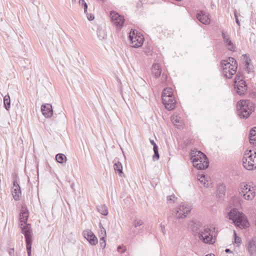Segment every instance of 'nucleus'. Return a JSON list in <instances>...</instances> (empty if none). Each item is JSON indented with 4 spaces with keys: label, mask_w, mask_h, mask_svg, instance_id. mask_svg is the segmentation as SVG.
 <instances>
[{
    "label": "nucleus",
    "mask_w": 256,
    "mask_h": 256,
    "mask_svg": "<svg viewBox=\"0 0 256 256\" xmlns=\"http://www.w3.org/2000/svg\"><path fill=\"white\" fill-rule=\"evenodd\" d=\"M162 100L165 108L169 111L176 108V100L171 88L164 89L162 92Z\"/></svg>",
    "instance_id": "20e7f679"
},
{
    "label": "nucleus",
    "mask_w": 256,
    "mask_h": 256,
    "mask_svg": "<svg viewBox=\"0 0 256 256\" xmlns=\"http://www.w3.org/2000/svg\"><path fill=\"white\" fill-rule=\"evenodd\" d=\"M245 80L242 74L238 72L236 74V76H235V78L234 80V84H237L238 82H240L243 81Z\"/></svg>",
    "instance_id": "7c9ffc66"
},
{
    "label": "nucleus",
    "mask_w": 256,
    "mask_h": 256,
    "mask_svg": "<svg viewBox=\"0 0 256 256\" xmlns=\"http://www.w3.org/2000/svg\"><path fill=\"white\" fill-rule=\"evenodd\" d=\"M222 76L226 79H230L236 74L238 65H220Z\"/></svg>",
    "instance_id": "9d476101"
},
{
    "label": "nucleus",
    "mask_w": 256,
    "mask_h": 256,
    "mask_svg": "<svg viewBox=\"0 0 256 256\" xmlns=\"http://www.w3.org/2000/svg\"><path fill=\"white\" fill-rule=\"evenodd\" d=\"M226 187L223 184H220L217 188V195L219 198H223L225 195Z\"/></svg>",
    "instance_id": "b1692460"
},
{
    "label": "nucleus",
    "mask_w": 256,
    "mask_h": 256,
    "mask_svg": "<svg viewBox=\"0 0 256 256\" xmlns=\"http://www.w3.org/2000/svg\"><path fill=\"white\" fill-rule=\"evenodd\" d=\"M98 234L100 241L106 239V229H104V230H100Z\"/></svg>",
    "instance_id": "72a5a7b5"
},
{
    "label": "nucleus",
    "mask_w": 256,
    "mask_h": 256,
    "mask_svg": "<svg viewBox=\"0 0 256 256\" xmlns=\"http://www.w3.org/2000/svg\"><path fill=\"white\" fill-rule=\"evenodd\" d=\"M198 180L206 188L208 187V180H207V178H206V176L204 174H198Z\"/></svg>",
    "instance_id": "cd10ccee"
},
{
    "label": "nucleus",
    "mask_w": 256,
    "mask_h": 256,
    "mask_svg": "<svg viewBox=\"0 0 256 256\" xmlns=\"http://www.w3.org/2000/svg\"><path fill=\"white\" fill-rule=\"evenodd\" d=\"M79 4L82 7H84V13H86L88 10V4L84 0H79Z\"/></svg>",
    "instance_id": "58836bf2"
},
{
    "label": "nucleus",
    "mask_w": 256,
    "mask_h": 256,
    "mask_svg": "<svg viewBox=\"0 0 256 256\" xmlns=\"http://www.w3.org/2000/svg\"><path fill=\"white\" fill-rule=\"evenodd\" d=\"M12 192L14 200H20V196L22 195V191L20 186L12 188Z\"/></svg>",
    "instance_id": "5701e85b"
},
{
    "label": "nucleus",
    "mask_w": 256,
    "mask_h": 256,
    "mask_svg": "<svg viewBox=\"0 0 256 256\" xmlns=\"http://www.w3.org/2000/svg\"><path fill=\"white\" fill-rule=\"evenodd\" d=\"M100 245L101 248L104 249L106 246V239H104V240H102V241H100Z\"/></svg>",
    "instance_id": "49530a36"
},
{
    "label": "nucleus",
    "mask_w": 256,
    "mask_h": 256,
    "mask_svg": "<svg viewBox=\"0 0 256 256\" xmlns=\"http://www.w3.org/2000/svg\"><path fill=\"white\" fill-rule=\"evenodd\" d=\"M234 62V64H236V60L232 57H228L226 60H222L220 64H232Z\"/></svg>",
    "instance_id": "2f4dec72"
},
{
    "label": "nucleus",
    "mask_w": 256,
    "mask_h": 256,
    "mask_svg": "<svg viewBox=\"0 0 256 256\" xmlns=\"http://www.w3.org/2000/svg\"><path fill=\"white\" fill-rule=\"evenodd\" d=\"M98 226L100 228V230H104V229H105L100 222L98 224Z\"/></svg>",
    "instance_id": "13d9d810"
},
{
    "label": "nucleus",
    "mask_w": 256,
    "mask_h": 256,
    "mask_svg": "<svg viewBox=\"0 0 256 256\" xmlns=\"http://www.w3.org/2000/svg\"><path fill=\"white\" fill-rule=\"evenodd\" d=\"M255 187L242 182L240 184L239 193L245 200H252L256 195Z\"/></svg>",
    "instance_id": "6e6552de"
},
{
    "label": "nucleus",
    "mask_w": 256,
    "mask_h": 256,
    "mask_svg": "<svg viewBox=\"0 0 256 256\" xmlns=\"http://www.w3.org/2000/svg\"><path fill=\"white\" fill-rule=\"evenodd\" d=\"M238 116L242 119H247L254 110V104L249 100H240L236 104Z\"/></svg>",
    "instance_id": "f03ea898"
},
{
    "label": "nucleus",
    "mask_w": 256,
    "mask_h": 256,
    "mask_svg": "<svg viewBox=\"0 0 256 256\" xmlns=\"http://www.w3.org/2000/svg\"><path fill=\"white\" fill-rule=\"evenodd\" d=\"M82 236L92 246H95L98 242L97 237L90 230H84L82 232Z\"/></svg>",
    "instance_id": "9b49d317"
},
{
    "label": "nucleus",
    "mask_w": 256,
    "mask_h": 256,
    "mask_svg": "<svg viewBox=\"0 0 256 256\" xmlns=\"http://www.w3.org/2000/svg\"><path fill=\"white\" fill-rule=\"evenodd\" d=\"M248 139L250 144H254L256 146V126L250 130Z\"/></svg>",
    "instance_id": "412c9836"
},
{
    "label": "nucleus",
    "mask_w": 256,
    "mask_h": 256,
    "mask_svg": "<svg viewBox=\"0 0 256 256\" xmlns=\"http://www.w3.org/2000/svg\"><path fill=\"white\" fill-rule=\"evenodd\" d=\"M160 158V154L158 152H154V154L152 156V160L154 161H156L158 160Z\"/></svg>",
    "instance_id": "c03bdc74"
},
{
    "label": "nucleus",
    "mask_w": 256,
    "mask_h": 256,
    "mask_svg": "<svg viewBox=\"0 0 256 256\" xmlns=\"http://www.w3.org/2000/svg\"><path fill=\"white\" fill-rule=\"evenodd\" d=\"M10 256H15L14 249V248H10L8 250Z\"/></svg>",
    "instance_id": "a18cd8bd"
},
{
    "label": "nucleus",
    "mask_w": 256,
    "mask_h": 256,
    "mask_svg": "<svg viewBox=\"0 0 256 256\" xmlns=\"http://www.w3.org/2000/svg\"><path fill=\"white\" fill-rule=\"evenodd\" d=\"M234 244H236L237 246H239V244L242 242L241 238L237 236L236 232L235 230L234 232Z\"/></svg>",
    "instance_id": "473e14b6"
},
{
    "label": "nucleus",
    "mask_w": 256,
    "mask_h": 256,
    "mask_svg": "<svg viewBox=\"0 0 256 256\" xmlns=\"http://www.w3.org/2000/svg\"><path fill=\"white\" fill-rule=\"evenodd\" d=\"M212 230L207 226H204L200 230V232H198V236H200V234H202V236L209 234H211Z\"/></svg>",
    "instance_id": "c85d7f7f"
},
{
    "label": "nucleus",
    "mask_w": 256,
    "mask_h": 256,
    "mask_svg": "<svg viewBox=\"0 0 256 256\" xmlns=\"http://www.w3.org/2000/svg\"><path fill=\"white\" fill-rule=\"evenodd\" d=\"M74 183H72L71 184H70V187L74 191L75 190L74 188Z\"/></svg>",
    "instance_id": "bf43d9fd"
},
{
    "label": "nucleus",
    "mask_w": 256,
    "mask_h": 256,
    "mask_svg": "<svg viewBox=\"0 0 256 256\" xmlns=\"http://www.w3.org/2000/svg\"><path fill=\"white\" fill-rule=\"evenodd\" d=\"M152 72L156 78H158L162 74V68L160 65H152Z\"/></svg>",
    "instance_id": "4be33fe9"
},
{
    "label": "nucleus",
    "mask_w": 256,
    "mask_h": 256,
    "mask_svg": "<svg viewBox=\"0 0 256 256\" xmlns=\"http://www.w3.org/2000/svg\"><path fill=\"white\" fill-rule=\"evenodd\" d=\"M234 88L236 93L240 96L245 95L248 90V84L246 80L234 84Z\"/></svg>",
    "instance_id": "f8f14e48"
},
{
    "label": "nucleus",
    "mask_w": 256,
    "mask_h": 256,
    "mask_svg": "<svg viewBox=\"0 0 256 256\" xmlns=\"http://www.w3.org/2000/svg\"><path fill=\"white\" fill-rule=\"evenodd\" d=\"M176 199H177V198L174 194L167 196V200L169 203L174 202Z\"/></svg>",
    "instance_id": "79ce46f5"
},
{
    "label": "nucleus",
    "mask_w": 256,
    "mask_h": 256,
    "mask_svg": "<svg viewBox=\"0 0 256 256\" xmlns=\"http://www.w3.org/2000/svg\"><path fill=\"white\" fill-rule=\"evenodd\" d=\"M19 220L20 222V226H22L23 224L27 223L29 217V213L26 208L22 206V210L19 214Z\"/></svg>",
    "instance_id": "dca6fc26"
},
{
    "label": "nucleus",
    "mask_w": 256,
    "mask_h": 256,
    "mask_svg": "<svg viewBox=\"0 0 256 256\" xmlns=\"http://www.w3.org/2000/svg\"><path fill=\"white\" fill-rule=\"evenodd\" d=\"M224 252L226 254H232V252L229 248H226L224 250Z\"/></svg>",
    "instance_id": "6e6d98bb"
},
{
    "label": "nucleus",
    "mask_w": 256,
    "mask_h": 256,
    "mask_svg": "<svg viewBox=\"0 0 256 256\" xmlns=\"http://www.w3.org/2000/svg\"><path fill=\"white\" fill-rule=\"evenodd\" d=\"M242 60L244 64H250L251 61L250 56L246 54L242 55Z\"/></svg>",
    "instance_id": "f704fd0d"
},
{
    "label": "nucleus",
    "mask_w": 256,
    "mask_h": 256,
    "mask_svg": "<svg viewBox=\"0 0 256 256\" xmlns=\"http://www.w3.org/2000/svg\"><path fill=\"white\" fill-rule=\"evenodd\" d=\"M222 36L224 39V42H227L228 41L230 40V36L228 34H227L226 32L222 31Z\"/></svg>",
    "instance_id": "37998d69"
},
{
    "label": "nucleus",
    "mask_w": 256,
    "mask_h": 256,
    "mask_svg": "<svg viewBox=\"0 0 256 256\" xmlns=\"http://www.w3.org/2000/svg\"><path fill=\"white\" fill-rule=\"evenodd\" d=\"M144 224V222L141 220L136 219L133 222V225L134 228H137Z\"/></svg>",
    "instance_id": "e433bc0d"
},
{
    "label": "nucleus",
    "mask_w": 256,
    "mask_h": 256,
    "mask_svg": "<svg viewBox=\"0 0 256 256\" xmlns=\"http://www.w3.org/2000/svg\"><path fill=\"white\" fill-rule=\"evenodd\" d=\"M228 216L236 227L244 229L250 226V223L246 216L236 209L231 210L228 212Z\"/></svg>",
    "instance_id": "f257e3e1"
},
{
    "label": "nucleus",
    "mask_w": 256,
    "mask_h": 256,
    "mask_svg": "<svg viewBox=\"0 0 256 256\" xmlns=\"http://www.w3.org/2000/svg\"><path fill=\"white\" fill-rule=\"evenodd\" d=\"M110 16L112 22L116 26L119 28L123 26L124 20L122 16L114 11L110 12Z\"/></svg>",
    "instance_id": "ddd939ff"
},
{
    "label": "nucleus",
    "mask_w": 256,
    "mask_h": 256,
    "mask_svg": "<svg viewBox=\"0 0 256 256\" xmlns=\"http://www.w3.org/2000/svg\"><path fill=\"white\" fill-rule=\"evenodd\" d=\"M242 158V164L244 167L248 170H253L256 168V151L254 154H252V150L246 151Z\"/></svg>",
    "instance_id": "0eeeda50"
},
{
    "label": "nucleus",
    "mask_w": 256,
    "mask_h": 256,
    "mask_svg": "<svg viewBox=\"0 0 256 256\" xmlns=\"http://www.w3.org/2000/svg\"><path fill=\"white\" fill-rule=\"evenodd\" d=\"M198 238L205 244H213L214 242V241L213 240L212 232L209 234L208 235L207 234L204 236H202V234H200L198 236Z\"/></svg>",
    "instance_id": "aec40b11"
},
{
    "label": "nucleus",
    "mask_w": 256,
    "mask_h": 256,
    "mask_svg": "<svg viewBox=\"0 0 256 256\" xmlns=\"http://www.w3.org/2000/svg\"><path fill=\"white\" fill-rule=\"evenodd\" d=\"M160 230L162 233L164 234H165V226L164 225H162V224H160Z\"/></svg>",
    "instance_id": "603ef678"
},
{
    "label": "nucleus",
    "mask_w": 256,
    "mask_h": 256,
    "mask_svg": "<svg viewBox=\"0 0 256 256\" xmlns=\"http://www.w3.org/2000/svg\"><path fill=\"white\" fill-rule=\"evenodd\" d=\"M150 144H151L152 145V146H156V143L154 142V140L150 139Z\"/></svg>",
    "instance_id": "4d7b16f0"
},
{
    "label": "nucleus",
    "mask_w": 256,
    "mask_h": 256,
    "mask_svg": "<svg viewBox=\"0 0 256 256\" xmlns=\"http://www.w3.org/2000/svg\"><path fill=\"white\" fill-rule=\"evenodd\" d=\"M153 150H154V152L158 151V147L157 146V144L156 146H153Z\"/></svg>",
    "instance_id": "5fc2aeb1"
},
{
    "label": "nucleus",
    "mask_w": 256,
    "mask_h": 256,
    "mask_svg": "<svg viewBox=\"0 0 256 256\" xmlns=\"http://www.w3.org/2000/svg\"><path fill=\"white\" fill-rule=\"evenodd\" d=\"M191 160L193 166L198 170H205L209 166V160L207 156L200 150H193L190 153Z\"/></svg>",
    "instance_id": "7ed1b4c3"
},
{
    "label": "nucleus",
    "mask_w": 256,
    "mask_h": 256,
    "mask_svg": "<svg viewBox=\"0 0 256 256\" xmlns=\"http://www.w3.org/2000/svg\"><path fill=\"white\" fill-rule=\"evenodd\" d=\"M226 43V44L228 48L230 50V51H234L235 50L236 48L230 40L228 41Z\"/></svg>",
    "instance_id": "ea45409f"
},
{
    "label": "nucleus",
    "mask_w": 256,
    "mask_h": 256,
    "mask_svg": "<svg viewBox=\"0 0 256 256\" xmlns=\"http://www.w3.org/2000/svg\"><path fill=\"white\" fill-rule=\"evenodd\" d=\"M18 176L16 174H12V184H13V188H16L20 186L19 184L18 183Z\"/></svg>",
    "instance_id": "4c0bfd02"
},
{
    "label": "nucleus",
    "mask_w": 256,
    "mask_h": 256,
    "mask_svg": "<svg viewBox=\"0 0 256 256\" xmlns=\"http://www.w3.org/2000/svg\"><path fill=\"white\" fill-rule=\"evenodd\" d=\"M196 18L204 24H210V20L208 13L204 11H200L196 14Z\"/></svg>",
    "instance_id": "4468645a"
},
{
    "label": "nucleus",
    "mask_w": 256,
    "mask_h": 256,
    "mask_svg": "<svg viewBox=\"0 0 256 256\" xmlns=\"http://www.w3.org/2000/svg\"><path fill=\"white\" fill-rule=\"evenodd\" d=\"M246 249L250 256L256 253V237H254L246 244Z\"/></svg>",
    "instance_id": "a211bd4d"
},
{
    "label": "nucleus",
    "mask_w": 256,
    "mask_h": 256,
    "mask_svg": "<svg viewBox=\"0 0 256 256\" xmlns=\"http://www.w3.org/2000/svg\"><path fill=\"white\" fill-rule=\"evenodd\" d=\"M97 209L98 212L103 216H106L108 214V207L105 205L98 206Z\"/></svg>",
    "instance_id": "c756f323"
},
{
    "label": "nucleus",
    "mask_w": 256,
    "mask_h": 256,
    "mask_svg": "<svg viewBox=\"0 0 256 256\" xmlns=\"http://www.w3.org/2000/svg\"><path fill=\"white\" fill-rule=\"evenodd\" d=\"M117 249L118 251L122 254L124 253L125 252V248L122 246H118Z\"/></svg>",
    "instance_id": "09e8293b"
},
{
    "label": "nucleus",
    "mask_w": 256,
    "mask_h": 256,
    "mask_svg": "<svg viewBox=\"0 0 256 256\" xmlns=\"http://www.w3.org/2000/svg\"><path fill=\"white\" fill-rule=\"evenodd\" d=\"M22 233L24 234L26 243V249L28 256H32V232L30 224L27 223L23 224L20 226Z\"/></svg>",
    "instance_id": "39448f33"
},
{
    "label": "nucleus",
    "mask_w": 256,
    "mask_h": 256,
    "mask_svg": "<svg viewBox=\"0 0 256 256\" xmlns=\"http://www.w3.org/2000/svg\"><path fill=\"white\" fill-rule=\"evenodd\" d=\"M146 229V228H144V226H142L141 228H139L138 230V234H142L144 232V230Z\"/></svg>",
    "instance_id": "3c124183"
},
{
    "label": "nucleus",
    "mask_w": 256,
    "mask_h": 256,
    "mask_svg": "<svg viewBox=\"0 0 256 256\" xmlns=\"http://www.w3.org/2000/svg\"><path fill=\"white\" fill-rule=\"evenodd\" d=\"M114 163V168L116 172H118V175L120 176H122L124 174L122 166L120 162H119L118 159L116 158L113 161Z\"/></svg>",
    "instance_id": "6ab92c4d"
},
{
    "label": "nucleus",
    "mask_w": 256,
    "mask_h": 256,
    "mask_svg": "<svg viewBox=\"0 0 256 256\" xmlns=\"http://www.w3.org/2000/svg\"><path fill=\"white\" fill-rule=\"evenodd\" d=\"M128 38L130 41L132 46L134 48L140 47L143 44L144 36L140 33H138L136 30H131Z\"/></svg>",
    "instance_id": "1a4fd4ad"
},
{
    "label": "nucleus",
    "mask_w": 256,
    "mask_h": 256,
    "mask_svg": "<svg viewBox=\"0 0 256 256\" xmlns=\"http://www.w3.org/2000/svg\"><path fill=\"white\" fill-rule=\"evenodd\" d=\"M234 16H235V18H236V23L238 25V26H240V21L238 19V16L237 14H236V13L235 12L234 13Z\"/></svg>",
    "instance_id": "864d4df0"
},
{
    "label": "nucleus",
    "mask_w": 256,
    "mask_h": 256,
    "mask_svg": "<svg viewBox=\"0 0 256 256\" xmlns=\"http://www.w3.org/2000/svg\"><path fill=\"white\" fill-rule=\"evenodd\" d=\"M176 1H178V2H180L182 0H175Z\"/></svg>",
    "instance_id": "052dcab7"
},
{
    "label": "nucleus",
    "mask_w": 256,
    "mask_h": 256,
    "mask_svg": "<svg viewBox=\"0 0 256 256\" xmlns=\"http://www.w3.org/2000/svg\"><path fill=\"white\" fill-rule=\"evenodd\" d=\"M4 106L5 109L8 111L10 107V98L8 94L6 95L4 98Z\"/></svg>",
    "instance_id": "a878e982"
},
{
    "label": "nucleus",
    "mask_w": 256,
    "mask_h": 256,
    "mask_svg": "<svg viewBox=\"0 0 256 256\" xmlns=\"http://www.w3.org/2000/svg\"><path fill=\"white\" fill-rule=\"evenodd\" d=\"M56 160L58 163L64 164L66 163V157L63 154H58L56 156Z\"/></svg>",
    "instance_id": "bb28decb"
},
{
    "label": "nucleus",
    "mask_w": 256,
    "mask_h": 256,
    "mask_svg": "<svg viewBox=\"0 0 256 256\" xmlns=\"http://www.w3.org/2000/svg\"><path fill=\"white\" fill-rule=\"evenodd\" d=\"M213 256H214V255L213 254Z\"/></svg>",
    "instance_id": "e2e57ef3"
},
{
    "label": "nucleus",
    "mask_w": 256,
    "mask_h": 256,
    "mask_svg": "<svg viewBox=\"0 0 256 256\" xmlns=\"http://www.w3.org/2000/svg\"><path fill=\"white\" fill-rule=\"evenodd\" d=\"M116 79V81L118 82V90L120 92V94L122 97V98L124 99L122 94V84L118 76H115Z\"/></svg>",
    "instance_id": "c9c22d12"
},
{
    "label": "nucleus",
    "mask_w": 256,
    "mask_h": 256,
    "mask_svg": "<svg viewBox=\"0 0 256 256\" xmlns=\"http://www.w3.org/2000/svg\"><path fill=\"white\" fill-rule=\"evenodd\" d=\"M254 65H244V70L248 74L252 72Z\"/></svg>",
    "instance_id": "a19ab883"
},
{
    "label": "nucleus",
    "mask_w": 256,
    "mask_h": 256,
    "mask_svg": "<svg viewBox=\"0 0 256 256\" xmlns=\"http://www.w3.org/2000/svg\"><path fill=\"white\" fill-rule=\"evenodd\" d=\"M41 111L42 114L46 118H50L53 114L52 106L50 104H42L41 106Z\"/></svg>",
    "instance_id": "2eb2a0df"
},
{
    "label": "nucleus",
    "mask_w": 256,
    "mask_h": 256,
    "mask_svg": "<svg viewBox=\"0 0 256 256\" xmlns=\"http://www.w3.org/2000/svg\"><path fill=\"white\" fill-rule=\"evenodd\" d=\"M190 227L194 234H198V232H200V229L203 226L200 222L194 220L190 222Z\"/></svg>",
    "instance_id": "f3484780"
},
{
    "label": "nucleus",
    "mask_w": 256,
    "mask_h": 256,
    "mask_svg": "<svg viewBox=\"0 0 256 256\" xmlns=\"http://www.w3.org/2000/svg\"><path fill=\"white\" fill-rule=\"evenodd\" d=\"M191 209L187 204L180 206L179 208H174L170 214L168 216V220L174 221L176 218H184L186 217V215L190 213Z\"/></svg>",
    "instance_id": "423d86ee"
},
{
    "label": "nucleus",
    "mask_w": 256,
    "mask_h": 256,
    "mask_svg": "<svg viewBox=\"0 0 256 256\" xmlns=\"http://www.w3.org/2000/svg\"><path fill=\"white\" fill-rule=\"evenodd\" d=\"M130 234H132L134 236H136L138 234V231L136 229L132 230Z\"/></svg>",
    "instance_id": "8fccbe9b"
},
{
    "label": "nucleus",
    "mask_w": 256,
    "mask_h": 256,
    "mask_svg": "<svg viewBox=\"0 0 256 256\" xmlns=\"http://www.w3.org/2000/svg\"><path fill=\"white\" fill-rule=\"evenodd\" d=\"M86 14V16H87V18L90 21H91V20H94V14H88L87 12Z\"/></svg>",
    "instance_id": "de8ad7c7"
},
{
    "label": "nucleus",
    "mask_w": 256,
    "mask_h": 256,
    "mask_svg": "<svg viewBox=\"0 0 256 256\" xmlns=\"http://www.w3.org/2000/svg\"><path fill=\"white\" fill-rule=\"evenodd\" d=\"M96 34L98 38L100 40H103L106 38V34L104 32V30L102 28V26H98L97 28Z\"/></svg>",
    "instance_id": "393cba45"
},
{
    "label": "nucleus",
    "mask_w": 256,
    "mask_h": 256,
    "mask_svg": "<svg viewBox=\"0 0 256 256\" xmlns=\"http://www.w3.org/2000/svg\"><path fill=\"white\" fill-rule=\"evenodd\" d=\"M206 256H208V254H206Z\"/></svg>",
    "instance_id": "680f3d73"
}]
</instances>
